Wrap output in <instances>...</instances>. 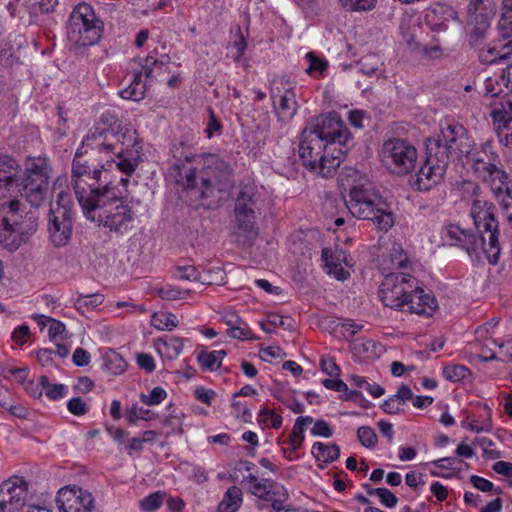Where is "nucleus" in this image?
<instances>
[{"mask_svg": "<svg viewBox=\"0 0 512 512\" xmlns=\"http://www.w3.org/2000/svg\"><path fill=\"white\" fill-rule=\"evenodd\" d=\"M140 66V70H136V73H141V76H145L146 79H152L155 70H161L164 67V62L157 60L154 56L148 55L145 58H139L136 60Z\"/></svg>", "mask_w": 512, "mask_h": 512, "instance_id": "38", "label": "nucleus"}, {"mask_svg": "<svg viewBox=\"0 0 512 512\" xmlns=\"http://www.w3.org/2000/svg\"><path fill=\"white\" fill-rule=\"evenodd\" d=\"M156 417L157 415L155 413H151L150 410L144 409L143 407H138L137 404H133L126 414V419L130 424H136L139 419L148 421Z\"/></svg>", "mask_w": 512, "mask_h": 512, "instance_id": "44", "label": "nucleus"}, {"mask_svg": "<svg viewBox=\"0 0 512 512\" xmlns=\"http://www.w3.org/2000/svg\"><path fill=\"white\" fill-rule=\"evenodd\" d=\"M146 89L147 84L141 73L134 71L132 82L120 92V96L127 100L140 101L145 97Z\"/></svg>", "mask_w": 512, "mask_h": 512, "instance_id": "29", "label": "nucleus"}, {"mask_svg": "<svg viewBox=\"0 0 512 512\" xmlns=\"http://www.w3.org/2000/svg\"><path fill=\"white\" fill-rule=\"evenodd\" d=\"M401 406L402 403L396 397H394V395H392L383 402L381 408L385 413L394 415L399 414L403 411V408Z\"/></svg>", "mask_w": 512, "mask_h": 512, "instance_id": "63", "label": "nucleus"}, {"mask_svg": "<svg viewBox=\"0 0 512 512\" xmlns=\"http://www.w3.org/2000/svg\"><path fill=\"white\" fill-rule=\"evenodd\" d=\"M259 193L256 187L252 184L240 185L239 192L235 198L234 209H238L245 212L257 213Z\"/></svg>", "mask_w": 512, "mask_h": 512, "instance_id": "26", "label": "nucleus"}, {"mask_svg": "<svg viewBox=\"0 0 512 512\" xmlns=\"http://www.w3.org/2000/svg\"><path fill=\"white\" fill-rule=\"evenodd\" d=\"M360 71L368 76L375 75L379 77L381 75L382 70L380 67L382 63H380L379 58L376 55H366L362 57L359 61Z\"/></svg>", "mask_w": 512, "mask_h": 512, "instance_id": "40", "label": "nucleus"}, {"mask_svg": "<svg viewBox=\"0 0 512 512\" xmlns=\"http://www.w3.org/2000/svg\"><path fill=\"white\" fill-rule=\"evenodd\" d=\"M466 157L470 158L473 162V169L479 177L489 175V171L501 166L499 155L488 142L482 144L477 149L473 148L471 154Z\"/></svg>", "mask_w": 512, "mask_h": 512, "instance_id": "21", "label": "nucleus"}, {"mask_svg": "<svg viewBox=\"0 0 512 512\" xmlns=\"http://www.w3.org/2000/svg\"><path fill=\"white\" fill-rule=\"evenodd\" d=\"M485 411L487 414L486 420H473L468 423L467 427L474 432L480 433L483 431H490L492 429V420H491V410L490 408L485 406Z\"/></svg>", "mask_w": 512, "mask_h": 512, "instance_id": "55", "label": "nucleus"}, {"mask_svg": "<svg viewBox=\"0 0 512 512\" xmlns=\"http://www.w3.org/2000/svg\"><path fill=\"white\" fill-rule=\"evenodd\" d=\"M298 147L303 165L322 177L332 176L341 164L343 150L330 146L310 129H303Z\"/></svg>", "mask_w": 512, "mask_h": 512, "instance_id": "6", "label": "nucleus"}, {"mask_svg": "<svg viewBox=\"0 0 512 512\" xmlns=\"http://www.w3.org/2000/svg\"><path fill=\"white\" fill-rule=\"evenodd\" d=\"M324 266L327 270V273L333 275L337 280H346L350 273L345 270L342 266V263L336 262H324Z\"/></svg>", "mask_w": 512, "mask_h": 512, "instance_id": "60", "label": "nucleus"}, {"mask_svg": "<svg viewBox=\"0 0 512 512\" xmlns=\"http://www.w3.org/2000/svg\"><path fill=\"white\" fill-rule=\"evenodd\" d=\"M496 207L485 199L472 202L470 214L476 232L463 229L459 225L450 224L446 227L444 237L451 245L464 249L470 256L483 253L490 264H496L500 255L499 223L496 218Z\"/></svg>", "mask_w": 512, "mask_h": 512, "instance_id": "4", "label": "nucleus"}, {"mask_svg": "<svg viewBox=\"0 0 512 512\" xmlns=\"http://www.w3.org/2000/svg\"><path fill=\"white\" fill-rule=\"evenodd\" d=\"M455 12L445 5H435L429 8L425 14V22L432 31H446L448 22L454 17Z\"/></svg>", "mask_w": 512, "mask_h": 512, "instance_id": "25", "label": "nucleus"}, {"mask_svg": "<svg viewBox=\"0 0 512 512\" xmlns=\"http://www.w3.org/2000/svg\"><path fill=\"white\" fill-rule=\"evenodd\" d=\"M188 290H181L174 286H164L157 289V295L164 300L173 301L184 299L188 295Z\"/></svg>", "mask_w": 512, "mask_h": 512, "instance_id": "46", "label": "nucleus"}, {"mask_svg": "<svg viewBox=\"0 0 512 512\" xmlns=\"http://www.w3.org/2000/svg\"><path fill=\"white\" fill-rule=\"evenodd\" d=\"M314 458L323 463H332L340 456V448L336 444H324L322 442H315L311 450Z\"/></svg>", "mask_w": 512, "mask_h": 512, "instance_id": "30", "label": "nucleus"}, {"mask_svg": "<svg viewBox=\"0 0 512 512\" xmlns=\"http://www.w3.org/2000/svg\"><path fill=\"white\" fill-rule=\"evenodd\" d=\"M494 122L499 125H510L512 127V97L506 98L495 107L491 113Z\"/></svg>", "mask_w": 512, "mask_h": 512, "instance_id": "34", "label": "nucleus"}, {"mask_svg": "<svg viewBox=\"0 0 512 512\" xmlns=\"http://www.w3.org/2000/svg\"><path fill=\"white\" fill-rule=\"evenodd\" d=\"M256 213L245 212L234 209V230L236 236L244 235L248 239H253L258 235L256 227Z\"/></svg>", "mask_w": 512, "mask_h": 512, "instance_id": "24", "label": "nucleus"}, {"mask_svg": "<svg viewBox=\"0 0 512 512\" xmlns=\"http://www.w3.org/2000/svg\"><path fill=\"white\" fill-rule=\"evenodd\" d=\"M376 496L382 505L387 508H393L398 502V498L387 488H376Z\"/></svg>", "mask_w": 512, "mask_h": 512, "instance_id": "61", "label": "nucleus"}, {"mask_svg": "<svg viewBox=\"0 0 512 512\" xmlns=\"http://www.w3.org/2000/svg\"><path fill=\"white\" fill-rule=\"evenodd\" d=\"M68 411L75 416H83L88 412V405L80 397H73L67 403Z\"/></svg>", "mask_w": 512, "mask_h": 512, "instance_id": "57", "label": "nucleus"}, {"mask_svg": "<svg viewBox=\"0 0 512 512\" xmlns=\"http://www.w3.org/2000/svg\"><path fill=\"white\" fill-rule=\"evenodd\" d=\"M270 95L275 112L280 121L291 120L298 110V103L293 88L284 80H274Z\"/></svg>", "mask_w": 512, "mask_h": 512, "instance_id": "17", "label": "nucleus"}, {"mask_svg": "<svg viewBox=\"0 0 512 512\" xmlns=\"http://www.w3.org/2000/svg\"><path fill=\"white\" fill-rule=\"evenodd\" d=\"M480 178L490 186L497 197L507 195V192L512 189L507 173L500 167L492 169L489 175H482Z\"/></svg>", "mask_w": 512, "mask_h": 512, "instance_id": "27", "label": "nucleus"}, {"mask_svg": "<svg viewBox=\"0 0 512 512\" xmlns=\"http://www.w3.org/2000/svg\"><path fill=\"white\" fill-rule=\"evenodd\" d=\"M401 34L406 43L413 48H420L421 44L417 39V31L420 29L418 24H413L412 26H408L405 23V20H402L401 25Z\"/></svg>", "mask_w": 512, "mask_h": 512, "instance_id": "45", "label": "nucleus"}, {"mask_svg": "<svg viewBox=\"0 0 512 512\" xmlns=\"http://www.w3.org/2000/svg\"><path fill=\"white\" fill-rule=\"evenodd\" d=\"M52 167L45 157L27 160L21 185L22 196L34 208H38L49 199Z\"/></svg>", "mask_w": 512, "mask_h": 512, "instance_id": "9", "label": "nucleus"}, {"mask_svg": "<svg viewBox=\"0 0 512 512\" xmlns=\"http://www.w3.org/2000/svg\"><path fill=\"white\" fill-rule=\"evenodd\" d=\"M469 36H468V43L473 48H479L483 45V40L486 36L487 31L489 28L484 27H478V26H471Z\"/></svg>", "mask_w": 512, "mask_h": 512, "instance_id": "54", "label": "nucleus"}, {"mask_svg": "<svg viewBox=\"0 0 512 512\" xmlns=\"http://www.w3.org/2000/svg\"><path fill=\"white\" fill-rule=\"evenodd\" d=\"M236 36L237 39L232 44V49L235 50L232 53V58L238 62L247 48V43L240 28H238Z\"/></svg>", "mask_w": 512, "mask_h": 512, "instance_id": "59", "label": "nucleus"}, {"mask_svg": "<svg viewBox=\"0 0 512 512\" xmlns=\"http://www.w3.org/2000/svg\"><path fill=\"white\" fill-rule=\"evenodd\" d=\"M469 369L464 365H449L443 369V375L447 380L460 381L469 375Z\"/></svg>", "mask_w": 512, "mask_h": 512, "instance_id": "47", "label": "nucleus"}, {"mask_svg": "<svg viewBox=\"0 0 512 512\" xmlns=\"http://www.w3.org/2000/svg\"><path fill=\"white\" fill-rule=\"evenodd\" d=\"M104 29L103 21L88 3L77 4L66 24V36L75 47L92 46L99 42Z\"/></svg>", "mask_w": 512, "mask_h": 512, "instance_id": "8", "label": "nucleus"}, {"mask_svg": "<svg viewBox=\"0 0 512 512\" xmlns=\"http://www.w3.org/2000/svg\"><path fill=\"white\" fill-rule=\"evenodd\" d=\"M357 437L360 443L366 448H372L377 443V435L369 426H361L357 430Z\"/></svg>", "mask_w": 512, "mask_h": 512, "instance_id": "49", "label": "nucleus"}, {"mask_svg": "<svg viewBox=\"0 0 512 512\" xmlns=\"http://www.w3.org/2000/svg\"><path fill=\"white\" fill-rule=\"evenodd\" d=\"M225 356V350L201 351L197 355V361L203 371H215L221 366Z\"/></svg>", "mask_w": 512, "mask_h": 512, "instance_id": "32", "label": "nucleus"}, {"mask_svg": "<svg viewBox=\"0 0 512 512\" xmlns=\"http://www.w3.org/2000/svg\"><path fill=\"white\" fill-rule=\"evenodd\" d=\"M167 349V354L170 359H174L180 355L183 350L184 342L179 337H170L163 342Z\"/></svg>", "mask_w": 512, "mask_h": 512, "instance_id": "52", "label": "nucleus"}, {"mask_svg": "<svg viewBox=\"0 0 512 512\" xmlns=\"http://www.w3.org/2000/svg\"><path fill=\"white\" fill-rule=\"evenodd\" d=\"M60 512H94L95 501L92 494L82 488L64 487L56 498Z\"/></svg>", "mask_w": 512, "mask_h": 512, "instance_id": "19", "label": "nucleus"}, {"mask_svg": "<svg viewBox=\"0 0 512 512\" xmlns=\"http://www.w3.org/2000/svg\"><path fill=\"white\" fill-rule=\"evenodd\" d=\"M18 170L19 165L14 158L8 155H0V210L8 208L13 214L19 211L20 201L17 199L6 201L3 198L15 182Z\"/></svg>", "mask_w": 512, "mask_h": 512, "instance_id": "20", "label": "nucleus"}, {"mask_svg": "<svg viewBox=\"0 0 512 512\" xmlns=\"http://www.w3.org/2000/svg\"><path fill=\"white\" fill-rule=\"evenodd\" d=\"M73 213L69 205L68 195L60 193L56 204L50 207L48 233L52 244L57 247L66 246L72 237Z\"/></svg>", "mask_w": 512, "mask_h": 512, "instance_id": "13", "label": "nucleus"}, {"mask_svg": "<svg viewBox=\"0 0 512 512\" xmlns=\"http://www.w3.org/2000/svg\"><path fill=\"white\" fill-rule=\"evenodd\" d=\"M321 258L323 262H338L349 265L347 261V254L342 249L332 250L330 248H323Z\"/></svg>", "mask_w": 512, "mask_h": 512, "instance_id": "51", "label": "nucleus"}, {"mask_svg": "<svg viewBox=\"0 0 512 512\" xmlns=\"http://www.w3.org/2000/svg\"><path fill=\"white\" fill-rule=\"evenodd\" d=\"M183 189L198 193L200 199L227 192L234 183L231 166L214 154H191L178 158L168 170Z\"/></svg>", "mask_w": 512, "mask_h": 512, "instance_id": "3", "label": "nucleus"}, {"mask_svg": "<svg viewBox=\"0 0 512 512\" xmlns=\"http://www.w3.org/2000/svg\"><path fill=\"white\" fill-rule=\"evenodd\" d=\"M39 384L45 390L46 396L51 400L63 398L68 391V387L64 384H51L45 375L40 376Z\"/></svg>", "mask_w": 512, "mask_h": 512, "instance_id": "39", "label": "nucleus"}, {"mask_svg": "<svg viewBox=\"0 0 512 512\" xmlns=\"http://www.w3.org/2000/svg\"><path fill=\"white\" fill-rule=\"evenodd\" d=\"M174 278L182 281H197L200 283H211L212 279L201 277V272L193 265H178L174 269Z\"/></svg>", "mask_w": 512, "mask_h": 512, "instance_id": "36", "label": "nucleus"}, {"mask_svg": "<svg viewBox=\"0 0 512 512\" xmlns=\"http://www.w3.org/2000/svg\"><path fill=\"white\" fill-rule=\"evenodd\" d=\"M351 382L358 388H364L371 396L378 398L384 395L385 389L377 383H369L364 377L353 375Z\"/></svg>", "mask_w": 512, "mask_h": 512, "instance_id": "42", "label": "nucleus"}, {"mask_svg": "<svg viewBox=\"0 0 512 512\" xmlns=\"http://www.w3.org/2000/svg\"><path fill=\"white\" fill-rule=\"evenodd\" d=\"M28 484L14 476L0 485V512H18L25 504Z\"/></svg>", "mask_w": 512, "mask_h": 512, "instance_id": "18", "label": "nucleus"}, {"mask_svg": "<svg viewBox=\"0 0 512 512\" xmlns=\"http://www.w3.org/2000/svg\"><path fill=\"white\" fill-rule=\"evenodd\" d=\"M72 161L71 185L84 216L120 234L132 227L134 213L116 192V186L109 172L101 166L98 169L79 157Z\"/></svg>", "mask_w": 512, "mask_h": 512, "instance_id": "1", "label": "nucleus"}, {"mask_svg": "<svg viewBox=\"0 0 512 512\" xmlns=\"http://www.w3.org/2000/svg\"><path fill=\"white\" fill-rule=\"evenodd\" d=\"M201 277L206 279H215L211 280V283H202L203 285H218L224 283L225 272L220 267L211 268L201 273Z\"/></svg>", "mask_w": 512, "mask_h": 512, "instance_id": "62", "label": "nucleus"}, {"mask_svg": "<svg viewBox=\"0 0 512 512\" xmlns=\"http://www.w3.org/2000/svg\"><path fill=\"white\" fill-rule=\"evenodd\" d=\"M476 50L478 59L482 64L512 62V38L509 42L500 46L487 44L476 48Z\"/></svg>", "mask_w": 512, "mask_h": 512, "instance_id": "23", "label": "nucleus"}, {"mask_svg": "<svg viewBox=\"0 0 512 512\" xmlns=\"http://www.w3.org/2000/svg\"><path fill=\"white\" fill-rule=\"evenodd\" d=\"M38 219L39 215L35 210L28 211L21 221H14V224L6 216L0 215V245L9 252L19 249L36 233Z\"/></svg>", "mask_w": 512, "mask_h": 512, "instance_id": "12", "label": "nucleus"}, {"mask_svg": "<svg viewBox=\"0 0 512 512\" xmlns=\"http://www.w3.org/2000/svg\"><path fill=\"white\" fill-rule=\"evenodd\" d=\"M103 301L104 295L100 293L89 295L81 294L75 300L74 306L81 314H85L87 311H90L101 305Z\"/></svg>", "mask_w": 512, "mask_h": 512, "instance_id": "37", "label": "nucleus"}, {"mask_svg": "<svg viewBox=\"0 0 512 512\" xmlns=\"http://www.w3.org/2000/svg\"><path fill=\"white\" fill-rule=\"evenodd\" d=\"M268 322L273 328L282 327L291 330L294 327V320L291 317H284L278 314H268Z\"/></svg>", "mask_w": 512, "mask_h": 512, "instance_id": "58", "label": "nucleus"}, {"mask_svg": "<svg viewBox=\"0 0 512 512\" xmlns=\"http://www.w3.org/2000/svg\"><path fill=\"white\" fill-rule=\"evenodd\" d=\"M29 336L30 328L28 325L23 324L14 329L11 338L16 344L23 345L27 342Z\"/></svg>", "mask_w": 512, "mask_h": 512, "instance_id": "64", "label": "nucleus"}, {"mask_svg": "<svg viewBox=\"0 0 512 512\" xmlns=\"http://www.w3.org/2000/svg\"><path fill=\"white\" fill-rule=\"evenodd\" d=\"M379 157L383 166L391 173L407 175L415 168L418 153L408 140L390 138L382 144Z\"/></svg>", "mask_w": 512, "mask_h": 512, "instance_id": "10", "label": "nucleus"}, {"mask_svg": "<svg viewBox=\"0 0 512 512\" xmlns=\"http://www.w3.org/2000/svg\"><path fill=\"white\" fill-rule=\"evenodd\" d=\"M258 421L261 425L274 429H279L282 426V416L268 408L260 410Z\"/></svg>", "mask_w": 512, "mask_h": 512, "instance_id": "43", "label": "nucleus"}, {"mask_svg": "<svg viewBox=\"0 0 512 512\" xmlns=\"http://www.w3.org/2000/svg\"><path fill=\"white\" fill-rule=\"evenodd\" d=\"M305 128L310 129V131L327 140L330 146L341 148L342 150L351 140L350 131L336 112L315 118Z\"/></svg>", "mask_w": 512, "mask_h": 512, "instance_id": "16", "label": "nucleus"}, {"mask_svg": "<svg viewBox=\"0 0 512 512\" xmlns=\"http://www.w3.org/2000/svg\"><path fill=\"white\" fill-rule=\"evenodd\" d=\"M167 397V392L162 387H154L150 394H140V400L147 406L160 404Z\"/></svg>", "mask_w": 512, "mask_h": 512, "instance_id": "48", "label": "nucleus"}, {"mask_svg": "<svg viewBox=\"0 0 512 512\" xmlns=\"http://www.w3.org/2000/svg\"><path fill=\"white\" fill-rule=\"evenodd\" d=\"M467 11L469 26L490 28V21L495 12V4L492 0H471Z\"/></svg>", "mask_w": 512, "mask_h": 512, "instance_id": "22", "label": "nucleus"}, {"mask_svg": "<svg viewBox=\"0 0 512 512\" xmlns=\"http://www.w3.org/2000/svg\"><path fill=\"white\" fill-rule=\"evenodd\" d=\"M381 198L374 191L368 180L353 184L349 191V199L345 205L349 212L358 219L371 220L380 230L387 231L394 224L392 212L380 207Z\"/></svg>", "mask_w": 512, "mask_h": 512, "instance_id": "7", "label": "nucleus"}, {"mask_svg": "<svg viewBox=\"0 0 512 512\" xmlns=\"http://www.w3.org/2000/svg\"><path fill=\"white\" fill-rule=\"evenodd\" d=\"M306 59L309 63L306 72L309 74H322V72L327 68V62L323 59L318 58L313 52L307 53Z\"/></svg>", "mask_w": 512, "mask_h": 512, "instance_id": "53", "label": "nucleus"}, {"mask_svg": "<svg viewBox=\"0 0 512 512\" xmlns=\"http://www.w3.org/2000/svg\"><path fill=\"white\" fill-rule=\"evenodd\" d=\"M410 260L400 244H393L387 259L383 260V270H397L407 268Z\"/></svg>", "mask_w": 512, "mask_h": 512, "instance_id": "28", "label": "nucleus"}, {"mask_svg": "<svg viewBox=\"0 0 512 512\" xmlns=\"http://www.w3.org/2000/svg\"><path fill=\"white\" fill-rule=\"evenodd\" d=\"M379 297L386 307L418 315L431 316L437 306L435 298L424 293L418 280L405 273L386 274Z\"/></svg>", "mask_w": 512, "mask_h": 512, "instance_id": "5", "label": "nucleus"}, {"mask_svg": "<svg viewBox=\"0 0 512 512\" xmlns=\"http://www.w3.org/2000/svg\"><path fill=\"white\" fill-rule=\"evenodd\" d=\"M498 29L503 39L512 38V0L502 1V16L498 22Z\"/></svg>", "mask_w": 512, "mask_h": 512, "instance_id": "33", "label": "nucleus"}, {"mask_svg": "<svg viewBox=\"0 0 512 512\" xmlns=\"http://www.w3.org/2000/svg\"><path fill=\"white\" fill-rule=\"evenodd\" d=\"M243 482L249 484V491L254 496L271 503V512H292L294 508L288 504L289 493L280 483L270 479L259 480L257 476L249 474Z\"/></svg>", "mask_w": 512, "mask_h": 512, "instance_id": "14", "label": "nucleus"}, {"mask_svg": "<svg viewBox=\"0 0 512 512\" xmlns=\"http://www.w3.org/2000/svg\"><path fill=\"white\" fill-rule=\"evenodd\" d=\"M426 150V159L413 181V186L419 191H429L438 185L442 181L449 164L446 161L444 151H439L438 148L430 147L428 144Z\"/></svg>", "mask_w": 512, "mask_h": 512, "instance_id": "15", "label": "nucleus"}, {"mask_svg": "<svg viewBox=\"0 0 512 512\" xmlns=\"http://www.w3.org/2000/svg\"><path fill=\"white\" fill-rule=\"evenodd\" d=\"M376 0H344L343 6L351 11H367L375 7Z\"/></svg>", "mask_w": 512, "mask_h": 512, "instance_id": "56", "label": "nucleus"}, {"mask_svg": "<svg viewBox=\"0 0 512 512\" xmlns=\"http://www.w3.org/2000/svg\"><path fill=\"white\" fill-rule=\"evenodd\" d=\"M427 144L444 151L448 163L451 156L461 158L471 154L475 146L467 129L454 120H447L441 124L440 136L437 139H428Z\"/></svg>", "mask_w": 512, "mask_h": 512, "instance_id": "11", "label": "nucleus"}, {"mask_svg": "<svg viewBox=\"0 0 512 512\" xmlns=\"http://www.w3.org/2000/svg\"><path fill=\"white\" fill-rule=\"evenodd\" d=\"M242 491L237 486L227 489L218 505V512H237L242 504Z\"/></svg>", "mask_w": 512, "mask_h": 512, "instance_id": "31", "label": "nucleus"}, {"mask_svg": "<svg viewBox=\"0 0 512 512\" xmlns=\"http://www.w3.org/2000/svg\"><path fill=\"white\" fill-rule=\"evenodd\" d=\"M104 367L111 374L119 375L126 370L127 363L118 352L110 349L104 355Z\"/></svg>", "mask_w": 512, "mask_h": 512, "instance_id": "35", "label": "nucleus"}, {"mask_svg": "<svg viewBox=\"0 0 512 512\" xmlns=\"http://www.w3.org/2000/svg\"><path fill=\"white\" fill-rule=\"evenodd\" d=\"M164 496L161 492L151 493L140 501V506L146 512L155 511L161 506Z\"/></svg>", "mask_w": 512, "mask_h": 512, "instance_id": "50", "label": "nucleus"}, {"mask_svg": "<svg viewBox=\"0 0 512 512\" xmlns=\"http://www.w3.org/2000/svg\"><path fill=\"white\" fill-rule=\"evenodd\" d=\"M77 156L80 162L88 161L92 168L96 166L98 169L104 165L107 171L106 166L115 163L118 170L127 176L120 180L123 186H127L128 177L143 161L142 141L131 125L119 126L116 132L96 127L82 141L73 161Z\"/></svg>", "mask_w": 512, "mask_h": 512, "instance_id": "2", "label": "nucleus"}, {"mask_svg": "<svg viewBox=\"0 0 512 512\" xmlns=\"http://www.w3.org/2000/svg\"><path fill=\"white\" fill-rule=\"evenodd\" d=\"M152 325L159 330L171 331L177 327L178 321L172 313H155L152 316Z\"/></svg>", "mask_w": 512, "mask_h": 512, "instance_id": "41", "label": "nucleus"}]
</instances>
